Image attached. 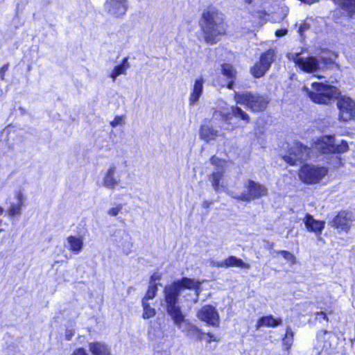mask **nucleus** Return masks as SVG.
Instances as JSON below:
<instances>
[{
	"instance_id": "obj_1",
	"label": "nucleus",
	"mask_w": 355,
	"mask_h": 355,
	"mask_svg": "<svg viewBox=\"0 0 355 355\" xmlns=\"http://www.w3.org/2000/svg\"><path fill=\"white\" fill-rule=\"evenodd\" d=\"M200 282L199 281L187 277H182L180 281L175 282L172 284L166 286L164 288L166 311L171 317L174 324L182 331L186 330V329L182 327L185 320L181 308L178 304L179 295L183 288L193 290L195 291L193 302L196 303L198 300L200 292Z\"/></svg>"
},
{
	"instance_id": "obj_2",
	"label": "nucleus",
	"mask_w": 355,
	"mask_h": 355,
	"mask_svg": "<svg viewBox=\"0 0 355 355\" xmlns=\"http://www.w3.org/2000/svg\"><path fill=\"white\" fill-rule=\"evenodd\" d=\"M313 148L324 155V159L335 168L343 165L340 154L349 150L348 144L342 140L338 144H336L334 135H322L316 139L313 144Z\"/></svg>"
},
{
	"instance_id": "obj_3",
	"label": "nucleus",
	"mask_w": 355,
	"mask_h": 355,
	"mask_svg": "<svg viewBox=\"0 0 355 355\" xmlns=\"http://www.w3.org/2000/svg\"><path fill=\"white\" fill-rule=\"evenodd\" d=\"M199 24L208 44L216 43L217 37L225 33L224 15L214 6H209L202 12Z\"/></svg>"
},
{
	"instance_id": "obj_4",
	"label": "nucleus",
	"mask_w": 355,
	"mask_h": 355,
	"mask_svg": "<svg viewBox=\"0 0 355 355\" xmlns=\"http://www.w3.org/2000/svg\"><path fill=\"white\" fill-rule=\"evenodd\" d=\"M286 57L295 63L296 67L309 73L324 71L334 65V61L331 58H327L322 55H306L302 49L291 51L287 53Z\"/></svg>"
},
{
	"instance_id": "obj_5",
	"label": "nucleus",
	"mask_w": 355,
	"mask_h": 355,
	"mask_svg": "<svg viewBox=\"0 0 355 355\" xmlns=\"http://www.w3.org/2000/svg\"><path fill=\"white\" fill-rule=\"evenodd\" d=\"M302 90L313 102L320 104H329L339 94L337 87L316 82L311 84V89L304 86Z\"/></svg>"
},
{
	"instance_id": "obj_6",
	"label": "nucleus",
	"mask_w": 355,
	"mask_h": 355,
	"mask_svg": "<svg viewBox=\"0 0 355 355\" xmlns=\"http://www.w3.org/2000/svg\"><path fill=\"white\" fill-rule=\"evenodd\" d=\"M234 99L237 103L245 105L253 112L263 111L269 103L266 96L251 92H235Z\"/></svg>"
},
{
	"instance_id": "obj_7",
	"label": "nucleus",
	"mask_w": 355,
	"mask_h": 355,
	"mask_svg": "<svg viewBox=\"0 0 355 355\" xmlns=\"http://www.w3.org/2000/svg\"><path fill=\"white\" fill-rule=\"evenodd\" d=\"M128 162L123 159L121 162L111 164L104 174L103 186L109 189H114L121 182V177L127 173Z\"/></svg>"
},
{
	"instance_id": "obj_8",
	"label": "nucleus",
	"mask_w": 355,
	"mask_h": 355,
	"mask_svg": "<svg viewBox=\"0 0 355 355\" xmlns=\"http://www.w3.org/2000/svg\"><path fill=\"white\" fill-rule=\"evenodd\" d=\"M328 171L325 166L305 164L300 168L299 177L303 182L313 184L325 177Z\"/></svg>"
},
{
	"instance_id": "obj_9",
	"label": "nucleus",
	"mask_w": 355,
	"mask_h": 355,
	"mask_svg": "<svg viewBox=\"0 0 355 355\" xmlns=\"http://www.w3.org/2000/svg\"><path fill=\"white\" fill-rule=\"evenodd\" d=\"M245 187L248 190L247 193L243 192L240 195H232V197L242 201L249 202L266 196L268 192V189L265 186L252 180L247 181L245 184Z\"/></svg>"
},
{
	"instance_id": "obj_10",
	"label": "nucleus",
	"mask_w": 355,
	"mask_h": 355,
	"mask_svg": "<svg viewBox=\"0 0 355 355\" xmlns=\"http://www.w3.org/2000/svg\"><path fill=\"white\" fill-rule=\"evenodd\" d=\"M276 51L273 49H270L263 52L259 61L257 62L251 69V73L255 78H261L270 68L272 63L276 58Z\"/></svg>"
},
{
	"instance_id": "obj_11",
	"label": "nucleus",
	"mask_w": 355,
	"mask_h": 355,
	"mask_svg": "<svg viewBox=\"0 0 355 355\" xmlns=\"http://www.w3.org/2000/svg\"><path fill=\"white\" fill-rule=\"evenodd\" d=\"M310 148L300 143H296L289 149L288 154L283 159L290 165H297L307 160L309 157Z\"/></svg>"
},
{
	"instance_id": "obj_12",
	"label": "nucleus",
	"mask_w": 355,
	"mask_h": 355,
	"mask_svg": "<svg viewBox=\"0 0 355 355\" xmlns=\"http://www.w3.org/2000/svg\"><path fill=\"white\" fill-rule=\"evenodd\" d=\"M339 120L349 121L355 119V101L347 96H340L337 100Z\"/></svg>"
},
{
	"instance_id": "obj_13",
	"label": "nucleus",
	"mask_w": 355,
	"mask_h": 355,
	"mask_svg": "<svg viewBox=\"0 0 355 355\" xmlns=\"http://www.w3.org/2000/svg\"><path fill=\"white\" fill-rule=\"evenodd\" d=\"M354 220L355 216L352 211H341L330 222V225L336 229L348 232L352 223Z\"/></svg>"
},
{
	"instance_id": "obj_14",
	"label": "nucleus",
	"mask_w": 355,
	"mask_h": 355,
	"mask_svg": "<svg viewBox=\"0 0 355 355\" xmlns=\"http://www.w3.org/2000/svg\"><path fill=\"white\" fill-rule=\"evenodd\" d=\"M198 318L207 324L217 327L219 325V314L216 308L211 305L202 306L197 313Z\"/></svg>"
},
{
	"instance_id": "obj_15",
	"label": "nucleus",
	"mask_w": 355,
	"mask_h": 355,
	"mask_svg": "<svg viewBox=\"0 0 355 355\" xmlns=\"http://www.w3.org/2000/svg\"><path fill=\"white\" fill-rule=\"evenodd\" d=\"M113 239L116 246L121 249L125 254L128 255L131 252L132 248V238L125 230H119L113 234Z\"/></svg>"
},
{
	"instance_id": "obj_16",
	"label": "nucleus",
	"mask_w": 355,
	"mask_h": 355,
	"mask_svg": "<svg viewBox=\"0 0 355 355\" xmlns=\"http://www.w3.org/2000/svg\"><path fill=\"white\" fill-rule=\"evenodd\" d=\"M104 6L110 15L117 18L123 17L128 8L127 0H106Z\"/></svg>"
},
{
	"instance_id": "obj_17",
	"label": "nucleus",
	"mask_w": 355,
	"mask_h": 355,
	"mask_svg": "<svg viewBox=\"0 0 355 355\" xmlns=\"http://www.w3.org/2000/svg\"><path fill=\"white\" fill-rule=\"evenodd\" d=\"M224 173L223 169L218 168L209 176V180L216 192H220L222 189L232 197L234 193L227 190V184L224 181Z\"/></svg>"
},
{
	"instance_id": "obj_18",
	"label": "nucleus",
	"mask_w": 355,
	"mask_h": 355,
	"mask_svg": "<svg viewBox=\"0 0 355 355\" xmlns=\"http://www.w3.org/2000/svg\"><path fill=\"white\" fill-rule=\"evenodd\" d=\"M211 265L218 268L239 267L245 269L250 268V264L245 263L242 259L234 256H230L222 261H215L212 260Z\"/></svg>"
},
{
	"instance_id": "obj_19",
	"label": "nucleus",
	"mask_w": 355,
	"mask_h": 355,
	"mask_svg": "<svg viewBox=\"0 0 355 355\" xmlns=\"http://www.w3.org/2000/svg\"><path fill=\"white\" fill-rule=\"evenodd\" d=\"M205 80L202 76L195 79L192 85L189 103L190 105H195L198 102L203 93Z\"/></svg>"
},
{
	"instance_id": "obj_20",
	"label": "nucleus",
	"mask_w": 355,
	"mask_h": 355,
	"mask_svg": "<svg viewBox=\"0 0 355 355\" xmlns=\"http://www.w3.org/2000/svg\"><path fill=\"white\" fill-rule=\"evenodd\" d=\"M335 336L331 331L321 330L317 334V339L323 349L329 352L331 349L335 342Z\"/></svg>"
},
{
	"instance_id": "obj_21",
	"label": "nucleus",
	"mask_w": 355,
	"mask_h": 355,
	"mask_svg": "<svg viewBox=\"0 0 355 355\" xmlns=\"http://www.w3.org/2000/svg\"><path fill=\"white\" fill-rule=\"evenodd\" d=\"M303 221L306 229L309 232L315 233L317 235L320 234L324 228L325 223L324 221L314 219L313 217L309 214H306Z\"/></svg>"
},
{
	"instance_id": "obj_22",
	"label": "nucleus",
	"mask_w": 355,
	"mask_h": 355,
	"mask_svg": "<svg viewBox=\"0 0 355 355\" xmlns=\"http://www.w3.org/2000/svg\"><path fill=\"white\" fill-rule=\"evenodd\" d=\"M83 238L80 236H69L67 238L64 247L74 254H78L83 248Z\"/></svg>"
},
{
	"instance_id": "obj_23",
	"label": "nucleus",
	"mask_w": 355,
	"mask_h": 355,
	"mask_svg": "<svg viewBox=\"0 0 355 355\" xmlns=\"http://www.w3.org/2000/svg\"><path fill=\"white\" fill-rule=\"evenodd\" d=\"M15 198L16 202H11L8 210L6 211V214L10 217H14L21 214V207L24 202V195L21 191L16 193Z\"/></svg>"
},
{
	"instance_id": "obj_24",
	"label": "nucleus",
	"mask_w": 355,
	"mask_h": 355,
	"mask_svg": "<svg viewBox=\"0 0 355 355\" xmlns=\"http://www.w3.org/2000/svg\"><path fill=\"white\" fill-rule=\"evenodd\" d=\"M88 349L92 355H112L110 347L103 342H91Z\"/></svg>"
},
{
	"instance_id": "obj_25",
	"label": "nucleus",
	"mask_w": 355,
	"mask_h": 355,
	"mask_svg": "<svg viewBox=\"0 0 355 355\" xmlns=\"http://www.w3.org/2000/svg\"><path fill=\"white\" fill-rule=\"evenodd\" d=\"M221 71L222 74L228 80L227 87L230 89H232L236 79V71L230 64H222Z\"/></svg>"
},
{
	"instance_id": "obj_26",
	"label": "nucleus",
	"mask_w": 355,
	"mask_h": 355,
	"mask_svg": "<svg viewBox=\"0 0 355 355\" xmlns=\"http://www.w3.org/2000/svg\"><path fill=\"white\" fill-rule=\"evenodd\" d=\"M219 136V132L217 130L214 129L209 125L202 124L200 130V137L202 139L209 142L211 140H215Z\"/></svg>"
},
{
	"instance_id": "obj_27",
	"label": "nucleus",
	"mask_w": 355,
	"mask_h": 355,
	"mask_svg": "<svg viewBox=\"0 0 355 355\" xmlns=\"http://www.w3.org/2000/svg\"><path fill=\"white\" fill-rule=\"evenodd\" d=\"M282 323V320L280 318H275L272 315L263 316L257 322V327L260 328L261 327H276Z\"/></svg>"
},
{
	"instance_id": "obj_28",
	"label": "nucleus",
	"mask_w": 355,
	"mask_h": 355,
	"mask_svg": "<svg viewBox=\"0 0 355 355\" xmlns=\"http://www.w3.org/2000/svg\"><path fill=\"white\" fill-rule=\"evenodd\" d=\"M129 68L130 64L128 62V58L125 57L119 64L114 67L110 75V77L112 79L113 81H115L119 76L125 74L126 71Z\"/></svg>"
},
{
	"instance_id": "obj_29",
	"label": "nucleus",
	"mask_w": 355,
	"mask_h": 355,
	"mask_svg": "<svg viewBox=\"0 0 355 355\" xmlns=\"http://www.w3.org/2000/svg\"><path fill=\"white\" fill-rule=\"evenodd\" d=\"M231 115L243 120L245 123H248L250 121V116L248 114L238 106L231 107V113H228L227 114L225 119H230Z\"/></svg>"
},
{
	"instance_id": "obj_30",
	"label": "nucleus",
	"mask_w": 355,
	"mask_h": 355,
	"mask_svg": "<svg viewBox=\"0 0 355 355\" xmlns=\"http://www.w3.org/2000/svg\"><path fill=\"white\" fill-rule=\"evenodd\" d=\"M334 1L349 14L355 13V0H334Z\"/></svg>"
},
{
	"instance_id": "obj_31",
	"label": "nucleus",
	"mask_w": 355,
	"mask_h": 355,
	"mask_svg": "<svg viewBox=\"0 0 355 355\" xmlns=\"http://www.w3.org/2000/svg\"><path fill=\"white\" fill-rule=\"evenodd\" d=\"M142 306L144 313L142 317L144 319H148L155 316L156 311L154 308H152L146 300H142Z\"/></svg>"
},
{
	"instance_id": "obj_32",
	"label": "nucleus",
	"mask_w": 355,
	"mask_h": 355,
	"mask_svg": "<svg viewBox=\"0 0 355 355\" xmlns=\"http://www.w3.org/2000/svg\"><path fill=\"white\" fill-rule=\"evenodd\" d=\"M293 340V332L291 329L288 327L286 329L285 337L283 339V344L286 347V349H290L292 345Z\"/></svg>"
},
{
	"instance_id": "obj_33",
	"label": "nucleus",
	"mask_w": 355,
	"mask_h": 355,
	"mask_svg": "<svg viewBox=\"0 0 355 355\" xmlns=\"http://www.w3.org/2000/svg\"><path fill=\"white\" fill-rule=\"evenodd\" d=\"M157 291V284L150 282L148 289L147 291V293H146L145 297L143 298V300H146V301H148L149 300L153 299L156 295Z\"/></svg>"
},
{
	"instance_id": "obj_34",
	"label": "nucleus",
	"mask_w": 355,
	"mask_h": 355,
	"mask_svg": "<svg viewBox=\"0 0 355 355\" xmlns=\"http://www.w3.org/2000/svg\"><path fill=\"white\" fill-rule=\"evenodd\" d=\"M282 256L288 261L291 262V263L294 264L296 263L295 257L288 251L286 250H280L278 252Z\"/></svg>"
},
{
	"instance_id": "obj_35",
	"label": "nucleus",
	"mask_w": 355,
	"mask_h": 355,
	"mask_svg": "<svg viewBox=\"0 0 355 355\" xmlns=\"http://www.w3.org/2000/svg\"><path fill=\"white\" fill-rule=\"evenodd\" d=\"M123 205L121 204H118L115 207L110 208L107 211L108 215L111 216H116L122 210Z\"/></svg>"
},
{
	"instance_id": "obj_36",
	"label": "nucleus",
	"mask_w": 355,
	"mask_h": 355,
	"mask_svg": "<svg viewBox=\"0 0 355 355\" xmlns=\"http://www.w3.org/2000/svg\"><path fill=\"white\" fill-rule=\"evenodd\" d=\"M76 330L73 327H67L65 331V338L67 340H71L72 337L74 336Z\"/></svg>"
},
{
	"instance_id": "obj_37",
	"label": "nucleus",
	"mask_w": 355,
	"mask_h": 355,
	"mask_svg": "<svg viewBox=\"0 0 355 355\" xmlns=\"http://www.w3.org/2000/svg\"><path fill=\"white\" fill-rule=\"evenodd\" d=\"M309 27H310L309 24L306 21H302V23H300L299 28H298V32L300 34V35L302 36L304 32L305 31L308 30L309 28Z\"/></svg>"
},
{
	"instance_id": "obj_38",
	"label": "nucleus",
	"mask_w": 355,
	"mask_h": 355,
	"mask_svg": "<svg viewBox=\"0 0 355 355\" xmlns=\"http://www.w3.org/2000/svg\"><path fill=\"white\" fill-rule=\"evenodd\" d=\"M123 122V117L122 116H116L112 121L110 122V125L112 127H116L119 125L122 124Z\"/></svg>"
},
{
	"instance_id": "obj_39",
	"label": "nucleus",
	"mask_w": 355,
	"mask_h": 355,
	"mask_svg": "<svg viewBox=\"0 0 355 355\" xmlns=\"http://www.w3.org/2000/svg\"><path fill=\"white\" fill-rule=\"evenodd\" d=\"M316 319L319 320V322H321V319L328 321L329 318L327 316V314L323 311L316 312L315 313Z\"/></svg>"
},
{
	"instance_id": "obj_40",
	"label": "nucleus",
	"mask_w": 355,
	"mask_h": 355,
	"mask_svg": "<svg viewBox=\"0 0 355 355\" xmlns=\"http://www.w3.org/2000/svg\"><path fill=\"white\" fill-rule=\"evenodd\" d=\"M8 67H9V64H3L1 68H0V78L1 80H4V76H5V73L6 72L8 71Z\"/></svg>"
},
{
	"instance_id": "obj_41",
	"label": "nucleus",
	"mask_w": 355,
	"mask_h": 355,
	"mask_svg": "<svg viewBox=\"0 0 355 355\" xmlns=\"http://www.w3.org/2000/svg\"><path fill=\"white\" fill-rule=\"evenodd\" d=\"M71 355H89L84 348L80 347L74 350Z\"/></svg>"
},
{
	"instance_id": "obj_42",
	"label": "nucleus",
	"mask_w": 355,
	"mask_h": 355,
	"mask_svg": "<svg viewBox=\"0 0 355 355\" xmlns=\"http://www.w3.org/2000/svg\"><path fill=\"white\" fill-rule=\"evenodd\" d=\"M287 32L288 31L286 28L279 29L275 31V35L279 37H282L285 35L287 33Z\"/></svg>"
},
{
	"instance_id": "obj_43",
	"label": "nucleus",
	"mask_w": 355,
	"mask_h": 355,
	"mask_svg": "<svg viewBox=\"0 0 355 355\" xmlns=\"http://www.w3.org/2000/svg\"><path fill=\"white\" fill-rule=\"evenodd\" d=\"M3 215H6V211L1 206H0V217H1ZM2 223L3 220L1 218H0V225L2 224Z\"/></svg>"
},
{
	"instance_id": "obj_44",
	"label": "nucleus",
	"mask_w": 355,
	"mask_h": 355,
	"mask_svg": "<svg viewBox=\"0 0 355 355\" xmlns=\"http://www.w3.org/2000/svg\"><path fill=\"white\" fill-rule=\"evenodd\" d=\"M159 279V276L157 274L154 273L150 277V282L155 283L156 280Z\"/></svg>"
},
{
	"instance_id": "obj_45",
	"label": "nucleus",
	"mask_w": 355,
	"mask_h": 355,
	"mask_svg": "<svg viewBox=\"0 0 355 355\" xmlns=\"http://www.w3.org/2000/svg\"><path fill=\"white\" fill-rule=\"evenodd\" d=\"M211 203H212V202H210V201H207V200L204 201V202H202V207H203L204 208H206V209H207V208H209V206L211 205Z\"/></svg>"
},
{
	"instance_id": "obj_46",
	"label": "nucleus",
	"mask_w": 355,
	"mask_h": 355,
	"mask_svg": "<svg viewBox=\"0 0 355 355\" xmlns=\"http://www.w3.org/2000/svg\"><path fill=\"white\" fill-rule=\"evenodd\" d=\"M210 160L212 164H216L217 163L218 158L216 156H213Z\"/></svg>"
},
{
	"instance_id": "obj_47",
	"label": "nucleus",
	"mask_w": 355,
	"mask_h": 355,
	"mask_svg": "<svg viewBox=\"0 0 355 355\" xmlns=\"http://www.w3.org/2000/svg\"><path fill=\"white\" fill-rule=\"evenodd\" d=\"M16 10H17V15H18L19 13L22 11L23 7L20 8L19 4H17Z\"/></svg>"
},
{
	"instance_id": "obj_48",
	"label": "nucleus",
	"mask_w": 355,
	"mask_h": 355,
	"mask_svg": "<svg viewBox=\"0 0 355 355\" xmlns=\"http://www.w3.org/2000/svg\"><path fill=\"white\" fill-rule=\"evenodd\" d=\"M148 336H149V338L150 339H151L152 340H155L156 338H155L154 335L152 334V331H148Z\"/></svg>"
},
{
	"instance_id": "obj_49",
	"label": "nucleus",
	"mask_w": 355,
	"mask_h": 355,
	"mask_svg": "<svg viewBox=\"0 0 355 355\" xmlns=\"http://www.w3.org/2000/svg\"><path fill=\"white\" fill-rule=\"evenodd\" d=\"M208 336L209 337V342H211V340H216V339H215V338L214 337L213 335H211L210 334H208Z\"/></svg>"
},
{
	"instance_id": "obj_50",
	"label": "nucleus",
	"mask_w": 355,
	"mask_h": 355,
	"mask_svg": "<svg viewBox=\"0 0 355 355\" xmlns=\"http://www.w3.org/2000/svg\"><path fill=\"white\" fill-rule=\"evenodd\" d=\"M245 2L248 4H250L252 2V0H245Z\"/></svg>"
},
{
	"instance_id": "obj_51",
	"label": "nucleus",
	"mask_w": 355,
	"mask_h": 355,
	"mask_svg": "<svg viewBox=\"0 0 355 355\" xmlns=\"http://www.w3.org/2000/svg\"><path fill=\"white\" fill-rule=\"evenodd\" d=\"M3 231V229H0V232Z\"/></svg>"
}]
</instances>
